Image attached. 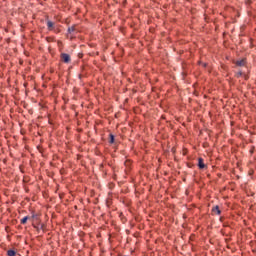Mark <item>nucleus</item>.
<instances>
[{
    "label": "nucleus",
    "instance_id": "423d86ee",
    "mask_svg": "<svg viewBox=\"0 0 256 256\" xmlns=\"http://www.w3.org/2000/svg\"><path fill=\"white\" fill-rule=\"evenodd\" d=\"M7 255L8 256H16L17 255V252L15 250H8L7 251Z\"/></svg>",
    "mask_w": 256,
    "mask_h": 256
},
{
    "label": "nucleus",
    "instance_id": "6e6552de",
    "mask_svg": "<svg viewBox=\"0 0 256 256\" xmlns=\"http://www.w3.org/2000/svg\"><path fill=\"white\" fill-rule=\"evenodd\" d=\"M109 143H115V136L113 134H110V141Z\"/></svg>",
    "mask_w": 256,
    "mask_h": 256
},
{
    "label": "nucleus",
    "instance_id": "7ed1b4c3",
    "mask_svg": "<svg viewBox=\"0 0 256 256\" xmlns=\"http://www.w3.org/2000/svg\"><path fill=\"white\" fill-rule=\"evenodd\" d=\"M198 167L199 169H205V162H203V158L198 159Z\"/></svg>",
    "mask_w": 256,
    "mask_h": 256
},
{
    "label": "nucleus",
    "instance_id": "f257e3e1",
    "mask_svg": "<svg viewBox=\"0 0 256 256\" xmlns=\"http://www.w3.org/2000/svg\"><path fill=\"white\" fill-rule=\"evenodd\" d=\"M61 59L64 63H70L71 62V56L67 53H62L61 54Z\"/></svg>",
    "mask_w": 256,
    "mask_h": 256
},
{
    "label": "nucleus",
    "instance_id": "39448f33",
    "mask_svg": "<svg viewBox=\"0 0 256 256\" xmlns=\"http://www.w3.org/2000/svg\"><path fill=\"white\" fill-rule=\"evenodd\" d=\"M54 25L55 24L53 22H51V21L47 22V27H48L49 31L53 30Z\"/></svg>",
    "mask_w": 256,
    "mask_h": 256
},
{
    "label": "nucleus",
    "instance_id": "9d476101",
    "mask_svg": "<svg viewBox=\"0 0 256 256\" xmlns=\"http://www.w3.org/2000/svg\"><path fill=\"white\" fill-rule=\"evenodd\" d=\"M243 75V72L239 71L236 73V77H241Z\"/></svg>",
    "mask_w": 256,
    "mask_h": 256
},
{
    "label": "nucleus",
    "instance_id": "f03ea898",
    "mask_svg": "<svg viewBox=\"0 0 256 256\" xmlns=\"http://www.w3.org/2000/svg\"><path fill=\"white\" fill-rule=\"evenodd\" d=\"M247 63V61L245 59H242V60H238L236 61V65L238 67H245V64Z\"/></svg>",
    "mask_w": 256,
    "mask_h": 256
},
{
    "label": "nucleus",
    "instance_id": "0eeeda50",
    "mask_svg": "<svg viewBox=\"0 0 256 256\" xmlns=\"http://www.w3.org/2000/svg\"><path fill=\"white\" fill-rule=\"evenodd\" d=\"M29 217L28 216H25L24 218L21 219V223L22 225H25V223H27Z\"/></svg>",
    "mask_w": 256,
    "mask_h": 256
},
{
    "label": "nucleus",
    "instance_id": "1a4fd4ad",
    "mask_svg": "<svg viewBox=\"0 0 256 256\" xmlns=\"http://www.w3.org/2000/svg\"><path fill=\"white\" fill-rule=\"evenodd\" d=\"M75 31V26L68 28V33H73Z\"/></svg>",
    "mask_w": 256,
    "mask_h": 256
},
{
    "label": "nucleus",
    "instance_id": "20e7f679",
    "mask_svg": "<svg viewBox=\"0 0 256 256\" xmlns=\"http://www.w3.org/2000/svg\"><path fill=\"white\" fill-rule=\"evenodd\" d=\"M212 213H215L216 215H221V210L219 209V206H215L212 208Z\"/></svg>",
    "mask_w": 256,
    "mask_h": 256
}]
</instances>
